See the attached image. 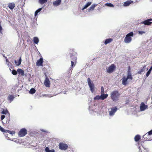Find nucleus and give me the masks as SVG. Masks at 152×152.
Returning <instances> with one entry per match:
<instances>
[{"label": "nucleus", "mask_w": 152, "mask_h": 152, "mask_svg": "<svg viewBox=\"0 0 152 152\" xmlns=\"http://www.w3.org/2000/svg\"><path fill=\"white\" fill-rule=\"evenodd\" d=\"M69 53L71 59V67L73 68L77 63V54L73 49H72L70 50Z\"/></svg>", "instance_id": "f257e3e1"}, {"label": "nucleus", "mask_w": 152, "mask_h": 152, "mask_svg": "<svg viewBox=\"0 0 152 152\" xmlns=\"http://www.w3.org/2000/svg\"><path fill=\"white\" fill-rule=\"evenodd\" d=\"M120 94L118 90H114L110 94L111 99L113 101L116 102L119 99Z\"/></svg>", "instance_id": "f03ea898"}, {"label": "nucleus", "mask_w": 152, "mask_h": 152, "mask_svg": "<svg viewBox=\"0 0 152 152\" xmlns=\"http://www.w3.org/2000/svg\"><path fill=\"white\" fill-rule=\"evenodd\" d=\"M128 79H129L131 80L133 79V77L130 71L128 72L126 77L124 76L122 79V84L124 86L126 85L127 84V80Z\"/></svg>", "instance_id": "7ed1b4c3"}, {"label": "nucleus", "mask_w": 152, "mask_h": 152, "mask_svg": "<svg viewBox=\"0 0 152 152\" xmlns=\"http://www.w3.org/2000/svg\"><path fill=\"white\" fill-rule=\"evenodd\" d=\"M134 33L132 32H130L127 34L124 39V42L126 43H128L131 42L132 40L131 37H133Z\"/></svg>", "instance_id": "20e7f679"}, {"label": "nucleus", "mask_w": 152, "mask_h": 152, "mask_svg": "<svg viewBox=\"0 0 152 152\" xmlns=\"http://www.w3.org/2000/svg\"><path fill=\"white\" fill-rule=\"evenodd\" d=\"M87 81L88 85L90 88V90L91 92L93 93L94 91V84L89 78H88L87 79Z\"/></svg>", "instance_id": "39448f33"}, {"label": "nucleus", "mask_w": 152, "mask_h": 152, "mask_svg": "<svg viewBox=\"0 0 152 152\" xmlns=\"http://www.w3.org/2000/svg\"><path fill=\"white\" fill-rule=\"evenodd\" d=\"M27 134V131L25 128H22L20 129L18 133V136L20 137L24 136Z\"/></svg>", "instance_id": "423d86ee"}, {"label": "nucleus", "mask_w": 152, "mask_h": 152, "mask_svg": "<svg viewBox=\"0 0 152 152\" xmlns=\"http://www.w3.org/2000/svg\"><path fill=\"white\" fill-rule=\"evenodd\" d=\"M59 148L61 150H65L68 148V145L65 143L60 142L58 145Z\"/></svg>", "instance_id": "0eeeda50"}, {"label": "nucleus", "mask_w": 152, "mask_h": 152, "mask_svg": "<svg viewBox=\"0 0 152 152\" xmlns=\"http://www.w3.org/2000/svg\"><path fill=\"white\" fill-rule=\"evenodd\" d=\"M118 109L117 107H114L111 108L110 109H109V114L110 116H113Z\"/></svg>", "instance_id": "6e6552de"}, {"label": "nucleus", "mask_w": 152, "mask_h": 152, "mask_svg": "<svg viewBox=\"0 0 152 152\" xmlns=\"http://www.w3.org/2000/svg\"><path fill=\"white\" fill-rule=\"evenodd\" d=\"M116 66L114 64H112L107 69V72L111 73L113 72Z\"/></svg>", "instance_id": "1a4fd4ad"}, {"label": "nucleus", "mask_w": 152, "mask_h": 152, "mask_svg": "<svg viewBox=\"0 0 152 152\" xmlns=\"http://www.w3.org/2000/svg\"><path fill=\"white\" fill-rule=\"evenodd\" d=\"M46 77L44 82V84L45 86L50 87V83L48 77L46 75Z\"/></svg>", "instance_id": "9d476101"}, {"label": "nucleus", "mask_w": 152, "mask_h": 152, "mask_svg": "<svg viewBox=\"0 0 152 152\" xmlns=\"http://www.w3.org/2000/svg\"><path fill=\"white\" fill-rule=\"evenodd\" d=\"M148 106L145 105L144 102H142L141 103L140 106V109L141 111H143L145 110L146 109H147Z\"/></svg>", "instance_id": "9b49d317"}, {"label": "nucleus", "mask_w": 152, "mask_h": 152, "mask_svg": "<svg viewBox=\"0 0 152 152\" xmlns=\"http://www.w3.org/2000/svg\"><path fill=\"white\" fill-rule=\"evenodd\" d=\"M142 23L145 25H149L152 23V19L151 18L144 20Z\"/></svg>", "instance_id": "f8f14e48"}, {"label": "nucleus", "mask_w": 152, "mask_h": 152, "mask_svg": "<svg viewBox=\"0 0 152 152\" xmlns=\"http://www.w3.org/2000/svg\"><path fill=\"white\" fill-rule=\"evenodd\" d=\"M43 63V59L42 58H40L36 62V65L37 66H42Z\"/></svg>", "instance_id": "ddd939ff"}, {"label": "nucleus", "mask_w": 152, "mask_h": 152, "mask_svg": "<svg viewBox=\"0 0 152 152\" xmlns=\"http://www.w3.org/2000/svg\"><path fill=\"white\" fill-rule=\"evenodd\" d=\"M61 2V0H56L53 2V4L55 6H57L60 4Z\"/></svg>", "instance_id": "4468645a"}, {"label": "nucleus", "mask_w": 152, "mask_h": 152, "mask_svg": "<svg viewBox=\"0 0 152 152\" xmlns=\"http://www.w3.org/2000/svg\"><path fill=\"white\" fill-rule=\"evenodd\" d=\"M133 3V1L131 0L127 1H125L124 4V6H129L131 4Z\"/></svg>", "instance_id": "2eb2a0df"}, {"label": "nucleus", "mask_w": 152, "mask_h": 152, "mask_svg": "<svg viewBox=\"0 0 152 152\" xmlns=\"http://www.w3.org/2000/svg\"><path fill=\"white\" fill-rule=\"evenodd\" d=\"M9 8L11 10H13L15 7V4L14 3H10L8 4Z\"/></svg>", "instance_id": "dca6fc26"}, {"label": "nucleus", "mask_w": 152, "mask_h": 152, "mask_svg": "<svg viewBox=\"0 0 152 152\" xmlns=\"http://www.w3.org/2000/svg\"><path fill=\"white\" fill-rule=\"evenodd\" d=\"M17 72L21 76H23L24 75V71L21 69H18Z\"/></svg>", "instance_id": "f3484780"}, {"label": "nucleus", "mask_w": 152, "mask_h": 152, "mask_svg": "<svg viewBox=\"0 0 152 152\" xmlns=\"http://www.w3.org/2000/svg\"><path fill=\"white\" fill-rule=\"evenodd\" d=\"M108 96L107 94H101V99L104 100V99L106 98Z\"/></svg>", "instance_id": "a211bd4d"}, {"label": "nucleus", "mask_w": 152, "mask_h": 152, "mask_svg": "<svg viewBox=\"0 0 152 152\" xmlns=\"http://www.w3.org/2000/svg\"><path fill=\"white\" fill-rule=\"evenodd\" d=\"M140 138V136L139 135L137 134L135 136L134 140L135 141L137 142L139 141Z\"/></svg>", "instance_id": "6ab92c4d"}, {"label": "nucleus", "mask_w": 152, "mask_h": 152, "mask_svg": "<svg viewBox=\"0 0 152 152\" xmlns=\"http://www.w3.org/2000/svg\"><path fill=\"white\" fill-rule=\"evenodd\" d=\"M14 98V97L12 95H9L7 97V99L10 102H11Z\"/></svg>", "instance_id": "aec40b11"}, {"label": "nucleus", "mask_w": 152, "mask_h": 152, "mask_svg": "<svg viewBox=\"0 0 152 152\" xmlns=\"http://www.w3.org/2000/svg\"><path fill=\"white\" fill-rule=\"evenodd\" d=\"M113 40V39L112 38H109L106 39L104 42V43L105 45H107V44L111 42Z\"/></svg>", "instance_id": "412c9836"}, {"label": "nucleus", "mask_w": 152, "mask_h": 152, "mask_svg": "<svg viewBox=\"0 0 152 152\" xmlns=\"http://www.w3.org/2000/svg\"><path fill=\"white\" fill-rule=\"evenodd\" d=\"M145 67L146 66L145 65L143 66V68L139 70V71L137 72V74H141V73L145 70Z\"/></svg>", "instance_id": "4be33fe9"}, {"label": "nucleus", "mask_w": 152, "mask_h": 152, "mask_svg": "<svg viewBox=\"0 0 152 152\" xmlns=\"http://www.w3.org/2000/svg\"><path fill=\"white\" fill-rule=\"evenodd\" d=\"M21 62V57L20 58L18 61H17L16 60H15V63L17 66H19L20 65Z\"/></svg>", "instance_id": "5701e85b"}, {"label": "nucleus", "mask_w": 152, "mask_h": 152, "mask_svg": "<svg viewBox=\"0 0 152 152\" xmlns=\"http://www.w3.org/2000/svg\"><path fill=\"white\" fill-rule=\"evenodd\" d=\"M91 4V2H88L84 6L82 10H84L86 8L90 6Z\"/></svg>", "instance_id": "b1692460"}, {"label": "nucleus", "mask_w": 152, "mask_h": 152, "mask_svg": "<svg viewBox=\"0 0 152 152\" xmlns=\"http://www.w3.org/2000/svg\"><path fill=\"white\" fill-rule=\"evenodd\" d=\"M33 40L34 43L36 44H37L39 41L38 38L36 37H35L34 38Z\"/></svg>", "instance_id": "393cba45"}, {"label": "nucleus", "mask_w": 152, "mask_h": 152, "mask_svg": "<svg viewBox=\"0 0 152 152\" xmlns=\"http://www.w3.org/2000/svg\"><path fill=\"white\" fill-rule=\"evenodd\" d=\"M42 8H40L37 10L35 12V16H36L37 14L39 12L42 10Z\"/></svg>", "instance_id": "a878e982"}, {"label": "nucleus", "mask_w": 152, "mask_h": 152, "mask_svg": "<svg viewBox=\"0 0 152 152\" xmlns=\"http://www.w3.org/2000/svg\"><path fill=\"white\" fill-rule=\"evenodd\" d=\"M36 90L34 88H31L30 91H29V93L30 94H33L35 93Z\"/></svg>", "instance_id": "bb28decb"}, {"label": "nucleus", "mask_w": 152, "mask_h": 152, "mask_svg": "<svg viewBox=\"0 0 152 152\" xmlns=\"http://www.w3.org/2000/svg\"><path fill=\"white\" fill-rule=\"evenodd\" d=\"M47 1V0H39V3L42 4L46 3Z\"/></svg>", "instance_id": "cd10ccee"}, {"label": "nucleus", "mask_w": 152, "mask_h": 152, "mask_svg": "<svg viewBox=\"0 0 152 152\" xmlns=\"http://www.w3.org/2000/svg\"><path fill=\"white\" fill-rule=\"evenodd\" d=\"M96 6V5L95 4H93L92 5L90 8L89 9V10H93L95 7Z\"/></svg>", "instance_id": "c85d7f7f"}, {"label": "nucleus", "mask_w": 152, "mask_h": 152, "mask_svg": "<svg viewBox=\"0 0 152 152\" xmlns=\"http://www.w3.org/2000/svg\"><path fill=\"white\" fill-rule=\"evenodd\" d=\"M101 99V96L99 95L96 96L94 98V100H99Z\"/></svg>", "instance_id": "c756f323"}, {"label": "nucleus", "mask_w": 152, "mask_h": 152, "mask_svg": "<svg viewBox=\"0 0 152 152\" xmlns=\"http://www.w3.org/2000/svg\"><path fill=\"white\" fill-rule=\"evenodd\" d=\"M17 71H16L15 70H13L12 71V73L14 75H16L17 74Z\"/></svg>", "instance_id": "7c9ffc66"}, {"label": "nucleus", "mask_w": 152, "mask_h": 152, "mask_svg": "<svg viewBox=\"0 0 152 152\" xmlns=\"http://www.w3.org/2000/svg\"><path fill=\"white\" fill-rule=\"evenodd\" d=\"M105 5L110 7H114V5L111 3H106L105 4Z\"/></svg>", "instance_id": "2f4dec72"}, {"label": "nucleus", "mask_w": 152, "mask_h": 152, "mask_svg": "<svg viewBox=\"0 0 152 152\" xmlns=\"http://www.w3.org/2000/svg\"><path fill=\"white\" fill-rule=\"evenodd\" d=\"M151 71L150 70H149L148 71L146 74V76L147 77H148L149 75L150 74L151 72Z\"/></svg>", "instance_id": "473e14b6"}, {"label": "nucleus", "mask_w": 152, "mask_h": 152, "mask_svg": "<svg viewBox=\"0 0 152 152\" xmlns=\"http://www.w3.org/2000/svg\"><path fill=\"white\" fill-rule=\"evenodd\" d=\"M0 130H1V132H6V131L1 126H0Z\"/></svg>", "instance_id": "72a5a7b5"}, {"label": "nucleus", "mask_w": 152, "mask_h": 152, "mask_svg": "<svg viewBox=\"0 0 152 152\" xmlns=\"http://www.w3.org/2000/svg\"><path fill=\"white\" fill-rule=\"evenodd\" d=\"M101 94H103L104 93V91L103 87L102 86L101 88Z\"/></svg>", "instance_id": "f704fd0d"}, {"label": "nucleus", "mask_w": 152, "mask_h": 152, "mask_svg": "<svg viewBox=\"0 0 152 152\" xmlns=\"http://www.w3.org/2000/svg\"><path fill=\"white\" fill-rule=\"evenodd\" d=\"M45 150V151L46 152H49V150H50L49 149V148L48 147H46Z\"/></svg>", "instance_id": "c9c22d12"}, {"label": "nucleus", "mask_w": 152, "mask_h": 152, "mask_svg": "<svg viewBox=\"0 0 152 152\" xmlns=\"http://www.w3.org/2000/svg\"><path fill=\"white\" fill-rule=\"evenodd\" d=\"M2 28L1 25V22H0V33H2Z\"/></svg>", "instance_id": "e433bc0d"}, {"label": "nucleus", "mask_w": 152, "mask_h": 152, "mask_svg": "<svg viewBox=\"0 0 152 152\" xmlns=\"http://www.w3.org/2000/svg\"><path fill=\"white\" fill-rule=\"evenodd\" d=\"M7 112L8 111L7 110H3L2 112V113L4 114H6Z\"/></svg>", "instance_id": "4c0bfd02"}, {"label": "nucleus", "mask_w": 152, "mask_h": 152, "mask_svg": "<svg viewBox=\"0 0 152 152\" xmlns=\"http://www.w3.org/2000/svg\"><path fill=\"white\" fill-rule=\"evenodd\" d=\"M148 134L151 135L152 134V129L148 132Z\"/></svg>", "instance_id": "58836bf2"}, {"label": "nucleus", "mask_w": 152, "mask_h": 152, "mask_svg": "<svg viewBox=\"0 0 152 152\" xmlns=\"http://www.w3.org/2000/svg\"><path fill=\"white\" fill-rule=\"evenodd\" d=\"M138 33L140 34H142L143 33H145V32L143 31H139Z\"/></svg>", "instance_id": "ea45409f"}, {"label": "nucleus", "mask_w": 152, "mask_h": 152, "mask_svg": "<svg viewBox=\"0 0 152 152\" xmlns=\"http://www.w3.org/2000/svg\"><path fill=\"white\" fill-rule=\"evenodd\" d=\"M5 116L4 115H2L1 116V119L2 120L5 118Z\"/></svg>", "instance_id": "a19ab883"}, {"label": "nucleus", "mask_w": 152, "mask_h": 152, "mask_svg": "<svg viewBox=\"0 0 152 152\" xmlns=\"http://www.w3.org/2000/svg\"><path fill=\"white\" fill-rule=\"evenodd\" d=\"M49 152H55V150L53 149L51 150H50Z\"/></svg>", "instance_id": "79ce46f5"}, {"label": "nucleus", "mask_w": 152, "mask_h": 152, "mask_svg": "<svg viewBox=\"0 0 152 152\" xmlns=\"http://www.w3.org/2000/svg\"><path fill=\"white\" fill-rule=\"evenodd\" d=\"M7 131L8 132V133H9L10 134H12V133H11L12 132L9 131V130H7Z\"/></svg>", "instance_id": "37998d69"}, {"label": "nucleus", "mask_w": 152, "mask_h": 152, "mask_svg": "<svg viewBox=\"0 0 152 152\" xmlns=\"http://www.w3.org/2000/svg\"><path fill=\"white\" fill-rule=\"evenodd\" d=\"M152 70V66L149 69V70H150V71H151Z\"/></svg>", "instance_id": "c03bdc74"}, {"label": "nucleus", "mask_w": 152, "mask_h": 152, "mask_svg": "<svg viewBox=\"0 0 152 152\" xmlns=\"http://www.w3.org/2000/svg\"><path fill=\"white\" fill-rule=\"evenodd\" d=\"M130 69V67L129 66V69Z\"/></svg>", "instance_id": "a18cd8bd"}]
</instances>
